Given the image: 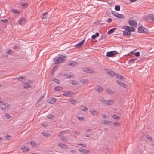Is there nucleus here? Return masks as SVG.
Here are the masks:
<instances>
[{"mask_svg":"<svg viewBox=\"0 0 154 154\" xmlns=\"http://www.w3.org/2000/svg\"><path fill=\"white\" fill-rule=\"evenodd\" d=\"M138 32L139 33H148L149 31L147 28L141 26L138 28Z\"/></svg>","mask_w":154,"mask_h":154,"instance_id":"obj_1","label":"nucleus"},{"mask_svg":"<svg viewBox=\"0 0 154 154\" xmlns=\"http://www.w3.org/2000/svg\"><path fill=\"white\" fill-rule=\"evenodd\" d=\"M66 60V58L65 56H61L56 60L55 63L56 64H58L61 63Z\"/></svg>","mask_w":154,"mask_h":154,"instance_id":"obj_2","label":"nucleus"},{"mask_svg":"<svg viewBox=\"0 0 154 154\" xmlns=\"http://www.w3.org/2000/svg\"><path fill=\"white\" fill-rule=\"evenodd\" d=\"M32 83V82L31 81L27 80L24 83L23 86L25 88H29L32 87L31 85Z\"/></svg>","mask_w":154,"mask_h":154,"instance_id":"obj_3","label":"nucleus"},{"mask_svg":"<svg viewBox=\"0 0 154 154\" xmlns=\"http://www.w3.org/2000/svg\"><path fill=\"white\" fill-rule=\"evenodd\" d=\"M89 112L92 115L97 116L99 115V112L94 109H89Z\"/></svg>","mask_w":154,"mask_h":154,"instance_id":"obj_4","label":"nucleus"},{"mask_svg":"<svg viewBox=\"0 0 154 154\" xmlns=\"http://www.w3.org/2000/svg\"><path fill=\"white\" fill-rule=\"evenodd\" d=\"M18 22L20 25H24L26 23V20L24 17H21L19 19Z\"/></svg>","mask_w":154,"mask_h":154,"instance_id":"obj_5","label":"nucleus"},{"mask_svg":"<svg viewBox=\"0 0 154 154\" xmlns=\"http://www.w3.org/2000/svg\"><path fill=\"white\" fill-rule=\"evenodd\" d=\"M112 14L115 17L120 19H122L124 18V16L123 15L119 14L117 12H112Z\"/></svg>","mask_w":154,"mask_h":154,"instance_id":"obj_6","label":"nucleus"},{"mask_svg":"<svg viewBox=\"0 0 154 154\" xmlns=\"http://www.w3.org/2000/svg\"><path fill=\"white\" fill-rule=\"evenodd\" d=\"M74 94V93L72 91H67L63 92V94L64 96L68 97H71Z\"/></svg>","mask_w":154,"mask_h":154,"instance_id":"obj_7","label":"nucleus"},{"mask_svg":"<svg viewBox=\"0 0 154 154\" xmlns=\"http://www.w3.org/2000/svg\"><path fill=\"white\" fill-rule=\"evenodd\" d=\"M116 51H112L107 52L106 56L108 57H112L116 55L117 54Z\"/></svg>","mask_w":154,"mask_h":154,"instance_id":"obj_8","label":"nucleus"},{"mask_svg":"<svg viewBox=\"0 0 154 154\" xmlns=\"http://www.w3.org/2000/svg\"><path fill=\"white\" fill-rule=\"evenodd\" d=\"M123 29H125V30L127 31L130 32L132 31H134V28H133L128 26H123Z\"/></svg>","mask_w":154,"mask_h":154,"instance_id":"obj_9","label":"nucleus"},{"mask_svg":"<svg viewBox=\"0 0 154 154\" xmlns=\"http://www.w3.org/2000/svg\"><path fill=\"white\" fill-rule=\"evenodd\" d=\"M115 102V101L113 100H109L106 101L105 103H104L105 105H111L113 104Z\"/></svg>","mask_w":154,"mask_h":154,"instance_id":"obj_10","label":"nucleus"},{"mask_svg":"<svg viewBox=\"0 0 154 154\" xmlns=\"http://www.w3.org/2000/svg\"><path fill=\"white\" fill-rule=\"evenodd\" d=\"M129 24L131 26H132L135 24V21L133 18H130L128 20Z\"/></svg>","mask_w":154,"mask_h":154,"instance_id":"obj_11","label":"nucleus"},{"mask_svg":"<svg viewBox=\"0 0 154 154\" xmlns=\"http://www.w3.org/2000/svg\"><path fill=\"white\" fill-rule=\"evenodd\" d=\"M85 40L84 39L82 40L77 44L76 45L75 47L77 48H80L82 46V45L84 43Z\"/></svg>","mask_w":154,"mask_h":154,"instance_id":"obj_12","label":"nucleus"},{"mask_svg":"<svg viewBox=\"0 0 154 154\" xmlns=\"http://www.w3.org/2000/svg\"><path fill=\"white\" fill-rule=\"evenodd\" d=\"M20 149L24 152H27L29 150V149L24 146H23L20 148Z\"/></svg>","mask_w":154,"mask_h":154,"instance_id":"obj_13","label":"nucleus"},{"mask_svg":"<svg viewBox=\"0 0 154 154\" xmlns=\"http://www.w3.org/2000/svg\"><path fill=\"white\" fill-rule=\"evenodd\" d=\"M57 101L56 99L54 98H51L49 99L48 100V102L50 104H52Z\"/></svg>","mask_w":154,"mask_h":154,"instance_id":"obj_14","label":"nucleus"},{"mask_svg":"<svg viewBox=\"0 0 154 154\" xmlns=\"http://www.w3.org/2000/svg\"><path fill=\"white\" fill-rule=\"evenodd\" d=\"M69 101L71 104L73 105H75L77 104V101L74 99L72 98L69 100Z\"/></svg>","mask_w":154,"mask_h":154,"instance_id":"obj_15","label":"nucleus"},{"mask_svg":"<svg viewBox=\"0 0 154 154\" xmlns=\"http://www.w3.org/2000/svg\"><path fill=\"white\" fill-rule=\"evenodd\" d=\"M123 35L125 36L129 37L131 35V33L125 30L123 32Z\"/></svg>","mask_w":154,"mask_h":154,"instance_id":"obj_16","label":"nucleus"},{"mask_svg":"<svg viewBox=\"0 0 154 154\" xmlns=\"http://www.w3.org/2000/svg\"><path fill=\"white\" fill-rule=\"evenodd\" d=\"M58 145L59 146L63 149H66L68 148L67 146L64 144L59 143L58 144Z\"/></svg>","mask_w":154,"mask_h":154,"instance_id":"obj_17","label":"nucleus"},{"mask_svg":"<svg viewBox=\"0 0 154 154\" xmlns=\"http://www.w3.org/2000/svg\"><path fill=\"white\" fill-rule=\"evenodd\" d=\"M77 63L74 61H72L68 63V65L69 66H77Z\"/></svg>","mask_w":154,"mask_h":154,"instance_id":"obj_18","label":"nucleus"},{"mask_svg":"<svg viewBox=\"0 0 154 154\" xmlns=\"http://www.w3.org/2000/svg\"><path fill=\"white\" fill-rule=\"evenodd\" d=\"M95 88L96 90L97 91L99 92H100L102 91L103 90L102 88L99 86H96Z\"/></svg>","mask_w":154,"mask_h":154,"instance_id":"obj_19","label":"nucleus"},{"mask_svg":"<svg viewBox=\"0 0 154 154\" xmlns=\"http://www.w3.org/2000/svg\"><path fill=\"white\" fill-rule=\"evenodd\" d=\"M80 109L82 111H84L85 112L87 111H88V109L85 106H81L80 107Z\"/></svg>","mask_w":154,"mask_h":154,"instance_id":"obj_20","label":"nucleus"},{"mask_svg":"<svg viewBox=\"0 0 154 154\" xmlns=\"http://www.w3.org/2000/svg\"><path fill=\"white\" fill-rule=\"evenodd\" d=\"M80 82L84 84H87L88 83V81L87 79H82L81 80Z\"/></svg>","mask_w":154,"mask_h":154,"instance_id":"obj_21","label":"nucleus"},{"mask_svg":"<svg viewBox=\"0 0 154 154\" xmlns=\"http://www.w3.org/2000/svg\"><path fill=\"white\" fill-rule=\"evenodd\" d=\"M19 79L21 82L24 83L26 82V81L25 80V77H20L19 78Z\"/></svg>","mask_w":154,"mask_h":154,"instance_id":"obj_22","label":"nucleus"},{"mask_svg":"<svg viewBox=\"0 0 154 154\" xmlns=\"http://www.w3.org/2000/svg\"><path fill=\"white\" fill-rule=\"evenodd\" d=\"M117 82L120 86L123 87L125 88H126V85L125 84H124L122 82H119V81H117Z\"/></svg>","mask_w":154,"mask_h":154,"instance_id":"obj_23","label":"nucleus"},{"mask_svg":"<svg viewBox=\"0 0 154 154\" xmlns=\"http://www.w3.org/2000/svg\"><path fill=\"white\" fill-rule=\"evenodd\" d=\"M79 120L80 121H84L85 120V118L83 116H77Z\"/></svg>","mask_w":154,"mask_h":154,"instance_id":"obj_24","label":"nucleus"},{"mask_svg":"<svg viewBox=\"0 0 154 154\" xmlns=\"http://www.w3.org/2000/svg\"><path fill=\"white\" fill-rule=\"evenodd\" d=\"M149 18L154 23V15L152 14H149Z\"/></svg>","mask_w":154,"mask_h":154,"instance_id":"obj_25","label":"nucleus"},{"mask_svg":"<svg viewBox=\"0 0 154 154\" xmlns=\"http://www.w3.org/2000/svg\"><path fill=\"white\" fill-rule=\"evenodd\" d=\"M54 89L56 91H59L62 90V88L60 87L57 86L54 88Z\"/></svg>","mask_w":154,"mask_h":154,"instance_id":"obj_26","label":"nucleus"},{"mask_svg":"<svg viewBox=\"0 0 154 154\" xmlns=\"http://www.w3.org/2000/svg\"><path fill=\"white\" fill-rule=\"evenodd\" d=\"M107 73L112 77H113L115 75V74L114 72L112 71H110L108 72Z\"/></svg>","mask_w":154,"mask_h":154,"instance_id":"obj_27","label":"nucleus"},{"mask_svg":"<svg viewBox=\"0 0 154 154\" xmlns=\"http://www.w3.org/2000/svg\"><path fill=\"white\" fill-rule=\"evenodd\" d=\"M116 29V28H112L108 31V33L109 34L112 33Z\"/></svg>","mask_w":154,"mask_h":154,"instance_id":"obj_28","label":"nucleus"},{"mask_svg":"<svg viewBox=\"0 0 154 154\" xmlns=\"http://www.w3.org/2000/svg\"><path fill=\"white\" fill-rule=\"evenodd\" d=\"M99 34L98 33H96L95 35H93L92 36L91 38L93 39H95L97 37L99 36Z\"/></svg>","mask_w":154,"mask_h":154,"instance_id":"obj_29","label":"nucleus"},{"mask_svg":"<svg viewBox=\"0 0 154 154\" xmlns=\"http://www.w3.org/2000/svg\"><path fill=\"white\" fill-rule=\"evenodd\" d=\"M79 151L82 152H83L84 153L87 154L88 153V151L85 149H81L79 150Z\"/></svg>","mask_w":154,"mask_h":154,"instance_id":"obj_30","label":"nucleus"},{"mask_svg":"<svg viewBox=\"0 0 154 154\" xmlns=\"http://www.w3.org/2000/svg\"><path fill=\"white\" fill-rule=\"evenodd\" d=\"M47 13L46 12H45L42 15V18L43 19H46L47 18Z\"/></svg>","mask_w":154,"mask_h":154,"instance_id":"obj_31","label":"nucleus"},{"mask_svg":"<svg viewBox=\"0 0 154 154\" xmlns=\"http://www.w3.org/2000/svg\"><path fill=\"white\" fill-rule=\"evenodd\" d=\"M85 71L88 73H93L94 72L93 70L90 69H86Z\"/></svg>","mask_w":154,"mask_h":154,"instance_id":"obj_32","label":"nucleus"},{"mask_svg":"<svg viewBox=\"0 0 154 154\" xmlns=\"http://www.w3.org/2000/svg\"><path fill=\"white\" fill-rule=\"evenodd\" d=\"M31 144L32 146L33 147L36 148L37 146V144L34 142H32L31 143Z\"/></svg>","mask_w":154,"mask_h":154,"instance_id":"obj_33","label":"nucleus"},{"mask_svg":"<svg viewBox=\"0 0 154 154\" xmlns=\"http://www.w3.org/2000/svg\"><path fill=\"white\" fill-rule=\"evenodd\" d=\"M6 52L8 54H11L13 53V51L10 49H8L6 50Z\"/></svg>","mask_w":154,"mask_h":154,"instance_id":"obj_34","label":"nucleus"},{"mask_svg":"<svg viewBox=\"0 0 154 154\" xmlns=\"http://www.w3.org/2000/svg\"><path fill=\"white\" fill-rule=\"evenodd\" d=\"M2 104L4 105V106H5V107H6L7 108H9L11 107L9 104H8L7 103H4L3 102V104Z\"/></svg>","mask_w":154,"mask_h":154,"instance_id":"obj_35","label":"nucleus"},{"mask_svg":"<svg viewBox=\"0 0 154 154\" xmlns=\"http://www.w3.org/2000/svg\"><path fill=\"white\" fill-rule=\"evenodd\" d=\"M135 60L134 59H131L129 60L128 64L131 65L132 63H134Z\"/></svg>","mask_w":154,"mask_h":154,"instance_id":"obj_36","label":"nucleus"},{"mask_svg":"<svg viewBox=\"0 0 154 154\" xmlns=\"http://www.w3.org/2000/svg\"><path fill=\"white\" fill-rule=\"evenodd\" d=\"M42 134L45 137H49L50 136V134L46 133L45 132H42Z\"/></svg>","mask_w":154,"mask_h":154,"instance_id":"obj_37","label":"nucleus"},{"mask_svg":"<svg viewBox=\"0 0 154 154\" xmlns=\"http://www.w3.org/2000/svg\"><path fill=\"white\" fill-rule=\"evenodd\" d=\"M120 7L119 5H116L115 7V9L118 11H119L120 10Z\"/></svg>","mask_w":154,"mask_h":154,"instance_id":"obj_38","label":"nucleus"},{"mask_svg":"<svg viewBox=\"0 0 154 154\" xmlns=\"http://www.w3.org/2000/svg\"><path fill=\"white\" fill-rule=\"evenodd\" d=\"M11 11L13 13H15L17 14H18L20 13V12L19 11L15 9L12 10H11Z\"/></svg>","mask_w":154,"mask_h":154,"instance_id":"obj_39","label":"nucleus"},{"mask_svg":"<svg viewBox=\"0 0 154 154\" xmlns=\"http://www.w3.org/2000/svg\"><path fill=\"white\" fill-rule=\"evenodd\" d=\"M135 62H136L137 63H140V61L142 60V58H140L138 60L137 58L135 57Z\"/></svg>","mask_w":154,"mask_h":154,"instance_id":"obj_40","label":"nucleus"},{"mask_svg":"<svg viewBox=\"0 0 154 154\" xmlns=\"http://www.w3.org/2000/svg\"><path fill=\"white\" fill-rule=\"evenodd\" d=\"M111 122L110 121L105 120L103 121V123L105 124H109L110 123H111Z\"/></svg>","mask_w":154,"mask_h":154,"instance_id":"obj_41","label":"nucleus"},{"mask_svg":"<svg viewBox=\"0 0 154 154\" xmlns=\"http://www.w3.org/2000/svg\"><path fill=\"white\" fill-rule=\"evenodd\" d=\"M102 116L104 119H108L109 118V116L106 114H103Z\"/></svg>","mask_w":154,"mask_h":154,"instance_id":"obj_42","label":"nucleus"},{"mask_svg":"<svg viewBox=\"0 0 154 154\" xmlns=\"http://www.w3.org/2000/svg\"><path fill=\"white\" fill-rule=\"evenodd\" d=\"M71 83L74 85H77L78 84V83L77 82L74 81H72L71 82Z\"/></svg>","mask_w":154,"mask_h":154,"instance_id":"obj_43","label":"nucleus"},{"mask_svg":"<svg viewBox=\"0 0 154 154\" xmlns=\"http://www.w3.org/2000/svg\"><path fill=\"white\" fill-rule=\"evenodd\" d=\"M99 100L101 101V102L105 103L106 101V100L105 99L102 97L100 98Z\"/></svg>","mask_w":154,"mask_h":154,"instance_id":"obj_44","label":"nucleus"},{"mask_svg":"<svg viewBox=\"0 0 154 154\" xmlns=\"http://www.w3.org/2000/svg\"><path fill=\"white\" fill-rule=\"evenodd\" d=\"M113 124L114 125L117 127L119 126L120 125V124L118 122H115Z\"/></svg>","mask_w":154,"mask_h":154,"instance_id":"obj_45","label":"nucleus"},{"mask_svg":"<svg viewBox=\"0 0 154 154\" xmlns=\"http://www.w3.org/2000/svg\"><path fill=\"white\" fill-rule=\"evenodd\" d=\"M112 117L113 118L115 119H119V117L116 115H113L112 116Z\"/></svg>","mask_w":154,"mask_h":154,"instance_id":"obj_46","label":"nucleus"},{"mask_svg":"<svg viewBox=\"0 0 154 154\" xmlns=\"http://www.w3.org/2000/svg\"><path fill=\"white\" fill-rule=\"evenodd\" d=\"M54 116L52 115H48L47 116V117L50 119H52L54 118Z\"/></svg>","mask_w":154,"mask_h":154,"instance_id":"obj_47","label":"nucleus"},{"mask_svg":"<svg viewBox=\"0 0 154 154\" xmlns=\"http://www.w3.org/2000/svg\"><path fill=\"white\" fill-rule=\"evenodd\" d=\"M106 91L109 94H112L113 93V92L112 91L109 89H107Z\"/></svg>","mask_w":154,"mask_h":154,"instance_id":"obj_48","label":"nucleus"},{"mask_svg":"<svg viewBox=\"0 0 154 154\" xmlns=\"http://www.w3.org/2000/svg\"><path fill=\"white\" fill-rule=\"evenodd\" d=\"M5 138L6 139L10 140L11 138V137L8 135L5 136Z\"/></svg>","mask_w":154,"mask_h":154,"instance_id":"obj_49","label":"nucleus"},{"mask_svg":"<svg viewBox=\"0 0 154 154\" xmlns=\"http://www.w3.org/2000/svg\"><path fill=\"white\" fill-rule=\"evenodd\" d=\"M146 138L147 140H149V141H151L152 139V137L149 136H147Z\"/></svg>","mask_w":154,"mask_h":154,"instance_id":"obj_50","label":"nucleus"},{"mask_svg":"<svg viewBox=\"0 0 154 154\" xmlns=\"http://www.w3.org/2000/svg\"><path fill=\"white\" fill-rule=\"evenodd\" d=\"M61 139L64 142H66L67 141V139L65 137H62Z\"/></svg>","mask_w":154,"mask_h":154,"instance_id":"obj_51","label":"nucleus"},{"mask_svg":"<svg viewBox=\"0 0 154 154\" xmlns=\"http://www.w3.org/2000/svg\"><path fill=\"white\" fill-rule=\"evenodd\" d=\"M140 53L139 52H135V57H138L140 56Z\"/></svg>","mask_w":154,"mask_h":154,"instance_id":"obj_52","label":"nucleus"},{"mask_svg":"<svg viewBox=\"0 0 154 154\" xmlns=\"http://www.w3.org/2000/svg\"><path fill=\"white\" fill-rule=\"evenodd\" d=\"M21 5L22 6H23L27 7L28 6V5L27 3H26L22 4Z\"/></svg>","mask_w":154,"mask_h":154,"instance_id":"obj_53","label":"nucleus"},{"mask_svg":"<svg viewBox=\"0 0 154 154\" xmlns=\"http://www.w3.org/2000/svg\"><path fill=\"white\" fill-rule=\"evenodd\" d=\"M53 81H54L57 84H59L60 83L59 81L57 79H54V80H53Z\"/></svg>","mask_w":154,"mask_h":154,"instance_id":"obj_54","label":"nucleus"},{"mask_svg":"<svg viewBox=\"0 0 154 154\" xmlns=\"http://www.w3.org/2000/svg\"><path fill=\"white\" fill-rule=\"evenodd\" d=\"M116 76L118 79H122V77L119 74L116 75Z\"/></svg>","mask_w":154,"mask_h":154,"instance_id":"obj_55","label":"nucleus"},{"mask_svg":"<svg viewBox=\"0 0 154 154\" xmlns=\"http://www.w3.org/2000/svg\"><path fill=\"white\" fill-rule=\"evenodd\" d=\"M65 131H61L60 133H59L58 136L60 137L61 136V135L63 134L64 133H65Z\"/></svg>","mask_w":154,"mask_h":154,"instance_id":"obj_56","label":"nucleus"},{"mask_svg":"<svg viewBox=\"0 0 154 154\" xmlns=\"http://www.w3.org/2000/svg\"><path fill=\"white\" fill-rule=\"evenodd\" d=\"M5 116L8 119H9L11 118L10 116L8 114H7L5 115Z\"/></svg>","mask_w":154,"mask_h":154,"instance_id":"obj_57","label":"nucleus"},{"mask_svg":"<svg viewBox=\"0 0 154 154\" xmlns=\"http://www.w3.org/2000/svg\"><path fill=\"white\" fill-rule=\"evenodd\" d=\"M112 21V19L110 18H109L107 20V22H110Z\"/></svg>","mask_w":154,"mask_h":154,"instance_id":"obj_58","label":"nucleus"},{"mask_svg":"<svg viewBox=\"0 0 154 154\" xmlns=\"http://www.w3.org/2000/svg\"><path fill=\"white\" fill-rule=\"evenodd\" d=\"M1 109L3 111H5L6 110V109L5 108H4V107H2V108H1Z\"/></svg>","mask_w":154,"mask_h":154,"instance_id":"obj_59","label":"nucleus"},{"mask_svg":"<svg viewBox=\"0 0 154 154\" xmlns=\"http://www.w3.org/2000/svg\"><path fill=\"white\" fill-rule=\"evenodd\" d=\"M1 21L3 22H7V20L6 19H4L1 20Z\"/></svg>","mask_w":154,"mask_h":154,"instance_id":"obj_60","label":"nucleus"},{"mask_svg":"<svg viewBox=\"0 0 154 154\" xmlns=\"http://www.w3.org/2000/svg\"><path fill=\"white\" fill-rule=\"evenodd\" d=\"M80 145L84 147H86V145L85 144H80Z\"/></svg>","mask_w":154,"mask_h":154,"instance_id":"obj_61","label":"nucleus"},{"mask_svg":"<svg viewBox=\"0 0 154 154\" xmlns=\"http://www.w3.org/2000/svg\"><path fill=\"white\" fill-rule=\"evenodd\" d=\"M75 134L76 135H79V132H75Z\"/></svg>","mask_w":154,"mask_h":154,"instance_id":"obj_62","label":"nucleus"},{"mask_svg":"<svg viewBox=\"0 0 154 154\" xmlns=\"http://www.w3.org/2000/svg\"><path fill=\"white\" fill-rule=\"evenodd\" d=\"M87 131L88 132H90L91 131V130L90 129H88L87 130Z\"/></svg>","mask_w":154,"mask_h":154,"instance_id":"obj_63","label":"nucleus"},{"mask_svg":"<svg viewBox=\"0 0 154 154\" xmlns=\"http://www.w3.org/2000/svg\"><path fill=\"white\" fill-rule=\"evenodd\" d=\"M71 152L72 153H74L76 152L74 150H71Z\"/></svg>","mask_w":154,"mask_h":154,"instance_id":"obj_64","label":"nucleus"}]
</instances>
